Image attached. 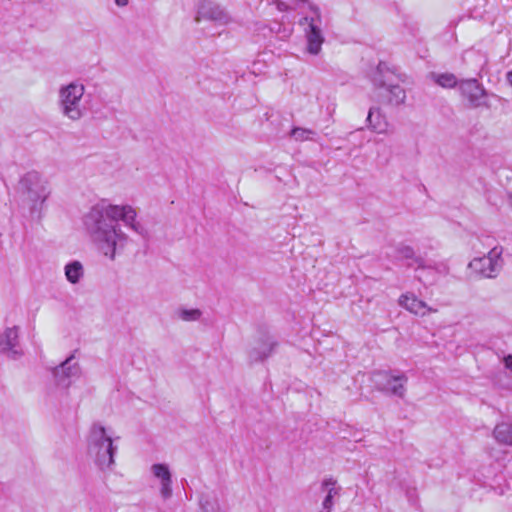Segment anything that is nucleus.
<instances>
[{
    "label": "nucleus",
    "instance_id": "5",
    "mask_svg": "<svg viewBox=\"0 0 512 512\" xmlns=\"http://www.w3.org/2000/svg\"><path fill=\"white\" fill-rule=\"evenodd\" d=\"M300 24H307L309 27V31H307L308 51L311 54L319 53L324 42L320 29L314 24L312 18L305 17Z\"/></svg>",
    "mask_w": 512,
    "mask_h": 512
},
{
    "label": "nucleus",
    "instance_id": "7",
    "mask_svg": "<svg viewBox=\"0 0 512 512\" xmlns=\"http://www.w3.org/2000/svg\"><path fill=\"white\" fill-rule=\"evenodd\" d=\"M381 101L388 105H399L405 100V91L398 85L385 88L381 93Z\"/></svg>",
    "mask_w": 512,
    "mask_h": 512
},
{
    "label": "nucleus",
    "instance_id": "23",
    "mask_svg": "<svg viewBox=\"0 0 512 512\" xmlns=\"http://www.w3.org/2000/svg\"><path fill=\"white\" fill-rule=\"evenodd\" d=\"M99 432H100V434L103 436V435H104V433H105L104 428H103V427H100V428H99Z\"/></svg>",
    "mask_w": 512,
    "mask_h": 512
},
{
    "label": "nucleus",
    "instance_id": "16",
    "mask_svg": "<svg viewBox=\"0 0 512 512\" xmlns=\"http://www.w3.org/2000/svg\"><path fill=\"white\" fill-rule=\"evenodd\" d=\"M106 443L107 444V452L110 456V462H112V457H113V445H112V439L109 438V437H105L103 438V443Z\"/></svg>",
    "mask_w": 512,
    "mask_h": 512
},
{
    "label": "nucleus",
    "instance_id": "6",
    "mask_svg": "<svg viewBox=\"0 0 512 512\" xmlns=\"http://www.w3.org/2000/svg\"><path fill=\"white\" fill-rule=\"evenodd\" d=\"M105 215L107 218L118 221L122 220L126 224L134 227V221L136 218L135 210L130 206H116L110 205L105 209Z\"/></svg>",
    "mask_w": 512,
    "mask_h": 512
},
{
    "label": "nucleus",
    "instance_id": "9",
    "mask_svg": "<svg viewBox=\"0 0 512 512\" xmlns=\"http://www.w3.org/2000/svg\"><path fill=\"white\" fill-rule=\"evenodd\" d=\"M494 436L500 443L512 445V424H498L494 429Z\"/></svg>",
    "mask_w": 512,
    "mask_h": 512
},
{
    "label": "nucleus",
    "instance_id": "15",
    "mask_svg": "<svg viewBox=\"0 0 512 512\" xmlns=\"http://www.w3.org/2000/svg\"><path fill=\"white\" fill-rule=\"evenodd\" d=\"M200 316L199 310H191V311H183L182 312V318L184 320H194L197 319Z\"/></svg>",
    "mask_w": 512,
    "mask_h": 512
},
{
    "label": "nucleus",
    "instance_id": "20",
    "mask_svg": "<svg viewBox=\"0 0 512 512\" xmlns=\"http://www.w3.org/2000/svg\"><path fill=\"white\" fill-rule=\"evenodd\" d=\"M385 69H387V67L384 63H380L377 67V70L379 71V73H382Z\"/></svg>",
    "mask_w": 512,
    "mask_h": 512
},
{
    "label": "nucleus",
    "instance_id": "1",
    "mask_svg": "<svg viewBox=\"0 0 512 512\" xmlns=\"http://www.w3.org/2000/svg\"><path fill=\"white\" fill-rule=\"evenodd\" d=\"M84 88L82 85L70 84L62 91V101L65 114L71 119L80 117V111L76 105L83 96Z\"/></svg>",
    "mask_w": 512,
    "mask_h": 512
},
{
    "label": "nucleus",
    "instance_id": "17",
    "mask_svg": "<svg viewBox=\"0 0 512 512\" xmlns=\"http://www.w3.org/2000/svg\"><path fill=\"white\" fill-rule=\"evenodd\" d=\"M170 483H171V480L167 481V482L166 481L162 482V494L165 497H168L171 493Z\"/></svg>",
    "mask_w": 512,
    "mask_h": 512
},
{
    "label": "nucleus",
    "instance_id": "14",
    "mask_svg": "<svg viewBox=\"0 0 512 512\" xmlns=\"http://www.w3.org/2000/svg\"><path fill=\"white\" fill-rule=\"evenodd\" d=\"M311 134H313L311 130L303 128H295L291 131V135L298 141L308 140Z\"/></svg>",
    "mask_w": 512,
    "mask_h": 512
},
{
    "label": "nucleus",
    "instance_id": "13",
    "mask_svg": "<svg viewBox=\"0 0 512 512\" xmlns=\"http://www.w3.org/2000/svg\"><path fill=\"white\" fill-rule=\"evenodd\" d=\"M437 83L442 87L452 88L457 84V80L453 74H442L438 76Z\"/></svg>",
    "mask_w": 512,
    "mask_h": 512
},
{
    "label": "nucleus",
    "instance_id": "21",
    "mask_svg": "<svg viewBox=\"0 0 512 512\" xmlns=\"http://www.w3.org/2000/svg\"><path fill=\"white\" fill-rule=\"evenodd\" d=\"M506 78H507L508 82L512 84V71H509L507 73Z\"/></svg>",
    "mask_w": 512,
    "mask_h": 512
},
{
    "label": "nucleus",
    "instance_id": "12",
    "mask_svg": "<svg viewBox=\"0 0 512 512\" xmlns=\"http://www.w3.org/2000/svg\"><path fill=\"white\" fill-rule=\"evenodd\" d=\"M154 475L164 481H170L171 475L167 466L163 464H155L153 466Z\"/></svg>",
    "mask_w": 512,
    "mask_h": 512
},
{
    "label": "nucleus",
    "instance_id": "2",
    "mask_svg": "<svg viewBox=\"0 0 512 512\" xmlns=\"http://www.w3.org/2000/svg\"><path fill=\"white\" fill-rule=\"evenodd\" d=\"M96 233L97 240L100 242L99 244L104 254L114 259L117 241L122 238V235L118 233L114 226L109 229H103L101 226H98Z\"/></svg>",
    "mask_w": 512,
    "mask_h": 512
},
{
    "label": "nucleus",
    "instance_id": "8",
    "mask_svg": "<svg viewBox=\"0 0 512 512\" xmlns=\"http://www.w3.org/2000/svg\"><path fill=\"white\" fill-rule=\"evenodd\" d=\"M367 119L372 129L377 133L387 131L388 123L378 110H370Z\"/></svg>",
    "mask_w": 512,
    "mask_h": 512
},
{
    "label": "nucleus",
    "instance_id": "22",
    "mask_svg": "<svg viewBox=\"0 0 512 512\" xmlns=\"http://www.w3.org/2000/svg\"><path fill=\"white\" fill-rule=\"evenodd\" d=\"M12 334H13L14 337H16V332L13 331V330H9L8 333H7L8 337H10Z\"/></svg>",
    "mask_w": 512,
    "mask_h": 512
},
{
    "label": "nucleus",
    "instance_id": "11",
    "mask_svg": "<svg viewBox=\"0 0 512 512\" xmlns=\"http://www.w3.org/2000/svg\"><path fill=\"white\" fill-rule=\"evenodd\" d=\"M65 274L71 283H76L82 276V266L79 262H73L66 266Z\"/></svg>",
    "mask_w": 512,
    "mask_h": 512
},
{
    "label": "nucleus",
    "instance_id": "18",
    "mask_svg": "<svg viewBox=\"0 0 512 512\" xmlns=\"http://www.w3.org/2000/svg\"><path fill=\"white\" fill-rule=\"evenodd\" d=\"M504 364L507 369L512 371V355L504 357Z\"/></svg>",
    "mask_w": 512,
    "mask_h": 512
},
{
    "label": "nucleus",
    "instance_id": "19",
    "mask_svg": "<svg viewBox=\"0 0 512 512\" xmlns=\"http://www.w3.org/2000/svg\"><path fill=\"white\" fill-rule=\"evenodd\" d=\"M115 3L118 5V6H126L128 4V0H115Z\"/></svg>",
    "mask_w": 512,
    "mask_h": 512
},
{
    "label": "nucleus",
    "instance_id": "4",
    "mask_svg": "<svg viewBox=\"0 0 512 512\" xmlns=\"http://www.w3.org/2000/svg\"><path fill=\"white\" fill-rule=\"evenodd\" d=\"M469 268L471 271L479 276L484 278L493 277L497 268V260L489 255H484L482 257L474 258L469 263Z\"/></svg>",
    "mask_w": 512,
    "mask_h": 512
},
{
    "label": "nucleus",
    "instance_id": "10",
    "mask_svg": "<svg viewBox=\"0 0 512 512\" xmlns=\"http://www.w3.org/2000/svg\"><path fill=\"white\" fill-rule=\"evenodd\" d=\"M406 378L404 376L392 377L390 376L387 379V390L393 394L402 396L404 391V382Z\"/></svg>",
    "mask_w": 512,
    "mask_h": 512
},
{
    "label": "nucleus",
    "instance_id": "3",
    "mask_svg": "<svg viewBox=\"0 0 512 512\" xmlns=\"http://www.w3.org/2000/svg\"><path fill=\"white\" fill-rule=\"evenodd\" d=\"M399 305L410 313L424 317L430 313H436L437 310L428 306V304L411 293L403 294L399 297Z\"/></svg>",
    "mask_w": 512,
    "mask_h": 512
}]
</instances>
